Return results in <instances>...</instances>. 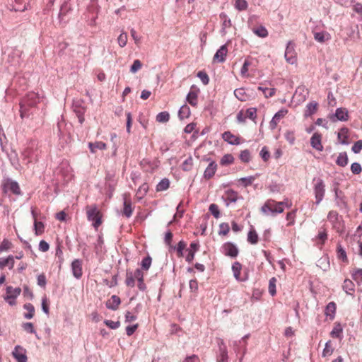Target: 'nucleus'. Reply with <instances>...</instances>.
I'll return each instance as SVG.
<instances>
[{
  "mask_svg": "<svg viewBox=\"0 0 362 362\" xmlns=\"http://www.w3.org/2000/svg\"><path fill=\"white\" fill-rule=\"evenodd\" d=\"M38 94L30 92L24 97L20 103V116L22 119L28 117L33 114L30 109L35 107L39 103Z\"/></svg>",
  "mask_w": 362,
  "mask_h": 362,
  "instance_id": "nucleus-1",
  "label": "nucleus"
},
{
  "mask_svg": "<svg viewBox=\"0 0 362 362\" xmlns=\"http://www.w3.org/2000/svg\"><path fill=\"white\" fill-rule=\"evenodd\" d=\"M86 213L87 219L92 222V226L95 230H98L99 226L103 223V214L99 210L96 204L88 205L86 207Z\"/></svg>",
  "mask_w": 362,
  "mask_h": 362,
  "instance_id": "nucleus-2",
  "label": "nucleus"
},
{
  "mask_svg": "<svg viewBox=\"0 0 362 362\" xmlns=\"http://www.w3.org/2000/svg\"><path fill=\"white\" fill-rule=\"evenodd\" d=\"M284 210L281 202L272 199H267L261 208V211L266 215L269 214H272V215L281 214L284 212Z\"/></svg>",
  "mask_w": 362,
  "mask_h": 362,
  "instance_id": "nucleus-3",
  "label": "nucleus"
},
{
  "mask_svg": "<svg viewBox=\"0 0 362 362\" xmlns=\"http://www.w3.org/2000/svg\"><path fill=\"white\" fill-rule=\"evenodd\" d=\"M328 221L332 223L333 228L339 233L344 230V224L341 216L335 211H331L327 216Z\"/></svg>",
  "mask_w": 362,
  "mask_h": 362,
  "instance_id": "nucleus-4",
  "label": "nucleus"
},
{
  "mask_svg": "<svg viewBox=\"0 0 362 362\" xmlns=\"http://www.w3.org/2000/svg\"><path fill=\"white\" fill-rule=\"evenodd\" d=\"M314 194L316 199V204H319L323 199L325 194V185L322 180H314Z\"/></svg>",
  "mask_w": 362,
  "mask_h": 362,
  "instance_id": "nucleus-5",
  "label": "nucleus"
},
{
  "mask_svg": "<svg viewBox=\"0 0 362 362\" xmlns=\"http://www.w3.org/2000/svg\"><path fill=\"white\" fill-rule=\"evenodd\" d=\"M247 118L255 121L257 118V108L250 107L246 110H241L237 115V120L240 123L245 122Z\"/></svg>",
  "mask_w": 362,
  "mask_h": 362,
  "instance_id": "nucleus-6",
  "label": "nucleus"
},
{
  "mask_svg": "<svg viewBox=\"0 0 362 362\" xmlns=\"http://www.w3.org/2000/svg\"><path fill=\"white\" fill-rule=\"evenodd\" d=\"M21 288H13L12 286H8L6 288V296H4V300L10 305H15L16 304V298L21 294Z\"/></svg>",
  "mask_w": 362,
  "mask_h": 362,
  "instance_id": "nucleus-7",
  "label": "nucleus"
},
{
  "mask_svg": "<svg viewBox=\"0 0 362 362\" xmlns=\"http://www.w3.org/2000/svg\"><path fill=\"white\" fill-rule=\"evenodd\" d=\"M284 57L286 61L290 64H296L297 63V53L295 50L294 44L292 42L288 43Z\"/></svg>",
  "mask_w": 362,
  "mask_h": 362,
  "instance_id": "nucleus-8",
  "label": "nucleus"
},
{
  "mask_svg": "<svg viewBox=\"0 0 362 362\" xmlns=\"http://www.w3.org/2000/svg\"><path fill=\"white\" fill-rule=\"evenodd\" d=\"M222 252L226 256L235 258L238 255L239 250L237 246L230 242L225 243L221 247Z\"/></svg>",
  "mask_w": 362,
  "mask_h": 362,
  "instance_id": "nucleus-9",
  "label": "nucleus"
},
{
  "mask_svg": "<svg viewBox=\"0 0 362 362\" xmlns=\"http://www.w3.org/2000/svg\"><path fill=\"white\" fill-rule=\"evenodd\" d=\"M3 190L4 192H12L15 194H21V189L18 182L11 180H6L3 184Z\"/></svg>",
  "mask_w": 362,
  "mask_h": 362,
  "instance_id": "nucleus-10",
  "label": "nucleus"
},
{
  "mask_svg": "<svg viewBox=\"0 0 362 362\" xmlns=\"http://www.w3.org/2000/svg\"><path fill=\"white\" fill-rule=\"evenodd\" d=\"M12 355L18 362H27L28 361L26 350L21 346H16Z\"/></svg>",
  "mask_w": 362,
  "mask_h": 362,
  "instance_id": "nucleus-11",
  "label": "nucleus"
},
{
  "mask_svg": "<svg viewBox=\"0 0 362 362\" xmlns=\"http://www.w3.org/2000/svg\"><path fill=\"white\" fill-rule=\"evenodd\" d=\"M242 269V264L239 262H235L232 265V271L235 279L239 281H245L247 279V275L241 274Z\"/></svg>",
  "mask_w": 362,
  "mask_h": 362,
  "instance_id": "nucleus-12",
  "label": "nucleus"
},
{
  "mask_svg": "<svg viewBox=\"0 0 362 362\" xmlns=\"http://www.w3.org/2000/svg\"><path fill=\"white\" fill-rule=\"evenodd\" d=\"M199 93V89L196 86H192L187 95V101L193 107H196L197 105Z\"/></svg>",
  "mask_w": 362,
  "mask_h": 362,
  "instance_id": "nucleus-13",
  "label": "nucleus"
},
{
  "mask_svg": "<svg viewBox=\"0 0 362 362\" xmlns=\"http://www.w3.org/2000/svg\"><path fill=\"white\" fill-rule=\"evenodd\" d=\"M82 260L76 259L71 263V270L74 276L80 279L83 275Z\"/></svg>",
  "mask_w": 362,
  "mask_h": 362,
  "instance_id": "nucleus-14",
  "label": "nucleus"
},
{
  "mask_svg": "<svg viewBox=\"0 0 362 362\" xmlns=\"http://www.w3.org/2000/svg\"><path fill=\"white\" fill-rule=\"evenodd\" d=\"M287 114H288V110L284 109V108L281 109L279 111H278L274 115V116L273 117V118L272 119V120L269 122L270 128L272 129H274L277 127L280 120L282 118H284Z\"/></svg>",
  "mask_w": 362,
  "mask_h": 362,
  "instance_id": "nucleus-15",
  "label": "nucleus"
},
{
  "mask_svg": "<svg viewBox=\"0 0 362 362\" xmlns=\"http://www.w3.org/2000/svg\"><path fill=\"white\" fill-rule=\"evenodd\" d=\"M311 146L318 151H323V146L322 144V134L319 132L313 134L310 139Z\"/></svg>",
  "mask_w": 362,
  "mask_h": 362,
  "instance_id": "nucleus-16",
  "label": "nucleus"
},
{
  "mask_svg": "<svg viewBox=\"0 0 362 362\" xmlns=\"http://www.w3.org/2000/svg\"><path fill=\"white\" fill-rule=\"evenodd\" d=\"M135 280L136 279L138 281V288L141 291H144L146 288V284L144 283V270L141 269H136L133 273Z\"/></svg>",
  "mask_w": 362,
  "mask_h": 362,
  "instance_id": "nucleus-17",
  "label": "nucleus"
},
{
  "mask_svg": "<svg viewBox=\"0 0 362 362\" xmlns=\"http://www.w3.org/2000/svg\"><path fill=\"white\" fill-rule=\"evenodd\" d=\"M335 118L340 121H347L349 119V112L347 110L342 107L337 108L335 114L330 117V119L334 122L336 121Z\"/></svg>",
  "mask_w": 362,
  "mask_h": 362,
  "instance_id": "nucleus-18",
  "label": "nucleus"
},
{
  "mask_svg": "<svg viewBox=\"0 0 362 362\" xmlns=\"http://www.w3.org/2000/svg\"><path fill=\"white\" fill-rule=\"evenodd\" d=\"M228 53V49L226 45H222L214 56V62H223Z\"/></svg>",
  "mask_w": 362,
  "mask_h": 362,
  "instance_id": "nucleus-19",
  "label": "nucleus"
},
{
  "mask_svg": "<svg viewBox=\"0 0 362 362\" xmlns=\"http://www.w3.org/2000/svg\"><path fill=\"white\" fill-rule=\"evenodd\" d=\"M222 138L225 141H226L228 144H232V145H238L240 144V137L233 134L229 131L225 132L222 134Z\"/></svg>",
  "mask_w": 362,
  "mask_h": 362,
  "instance_id": "nucleus-20",
  "label": "nucleus"
},
{
  "mask_svg": "<svg viewBox=\"0 0 362 362\" xmlns=\"http://www.w3.org/2000/svg\"><path fill=\"white\" fill-rule=\"evenodd\" d=\"M134 211V207L132 206L130 199L124 197V208L122 210V214L127 218H129Z\"/></svg>",
  "mask_w": 362,
  "mask_h": 362,
  "instance_id": "nucleus-21",
  "label": "nucleus"
},
{
  "mask_svg": "<svg viewBox=\"0 0 362 362\" xmlns=\"http://www.w3.org/2000/svg\"><path fill=\"white\" fill-rule=\"evenodd\" d=\"M121 303V300L119 297H118L116 295H113L111 296V298L106 302V307L108 309L116 310L119 305Z\"/></svg>",
  "mask_w": 362,
  "mask_h": 362,
  "instance_id": "nucleus-22",
  "label": "nucleus"
},
{
  "mask_svg": "<svg viewBox=\"0 0 362 362\" xmlns=\"http://www.w3.org/2000/svg\"><path fill=\"white\" fill-rule=\"evenodd\" d=\"M6 267H8L9 269H12L14 267V257L12 255H9L7 257L0 258V269H4Z\"/></svg>",
  "mask_w": 362,
  "mask_h": 362,
  "instance_id": "nucleus-23",
  "label": "nucleus"
},
{
  "mask_svg": "<svg viewBox=\"0 0 362 362\" xmlns=\"http://www.w3.org/2000/svg\"><path fill=\"white\" fill-rule=\"evenodd\" d=\"M217 170V164L214 161H211L204 173V177L205 179L211 178L216 173Z\"/></svg>",
  "mask_w": 362,
  "mask_h": 362,
  "instance_id": "nucleus-24",
  "label": "nucleus"
},
{
  "mask_svg": "<svg viewBox=\"0 0 362 362\" xmlns=\"http://www.w3.org/2000/svg\"><path fill=\"white\" fill-rule=\"evenodd\" d=\"M223 197L227 202H235L240 198L238 193L233 189L226 190ZM227 205H228V203H227Z\"/></svg>",
  "mask_w": 362,
  "mask_h": 362,
  "instance_id": "nucleus-25",
  "label": "nucleus"
},
{
  "mask_svg": "<svg viewBox=\"0 0 362 362\" xmlns=\"http://www.w3.org/2000/svg\"><path fill=\"white\" fill-rule=\"evenodd\" d=\"M336 308L337 305L334 302L329 303L326 306L325 314L330 320H332L334 317Z\"/></svg>",
  "mask_w": 362,
  "mask_h": 362,
  "instance_id": "nucleus-26",
  "label": "nucleus"
},
{
  "mask_svg": "<svg viewBox=\"0 0 362 362\" xmlns=\"http://www.w3.org/2000/svg\"><path fill=\"white\" fill-rule=\"evenodd\" d=\"M338 141L341 144H348L349 129L347 128H341L338 132Z\"/></svg>",
  "mask_w": 362,
  "mask_h": 362,
  "instance_id": "nucleus-27",
  "label": "nucleus"
},
{
  "mask_svg": "<svg viewBox=\"0 0 362 362\" xmlns=\"http://www.w3.org/2000/svg\"><path fill=\"white\" fill-rule=\"evenodd\" d=\"M343 290L349 295H353L355 291V285L350 279H345L343 284Z\"/></svg>",
  "mask_w": 362,
  "mask_h": 362,
  "instance_id": "nucleus-28",
  "label": "nucleus"
},
{
  "mask_svg": "<svg viewBox=\"0 0 362 362\" xmlns=\"http://www.w3.org/2000/svg\"><path fill=\"white\" fill-rule=\"evenodd\" d=\"M234 95L239 100L243 102L248 100L250 98V95L243 88L235 89L234 91Z\"/></svg>",
  "mask_w": 362,
  "mask_h": 362,
  "instance_id": "nucleus-29",
  "label": "nucleus"
},
{
  "mask_svg": "<svg viewBox=\"0 0 362 362\" xmlns=\"http://www.w3.org/2000/svg\"><path fill=\"white\" fill-rule=\"evenodd\" d=\"M318 104L316 102H311L308 103L305 110V117H310L317 110Z\"/></svg>",
  "mask_w": 362,
  "mask_h": 362,
  "instance_id": "nucleus-30",
  "label": "nucleus"
},
{
  "mask_svg": "<svg viewBox=\"0 0 362 362\" xmlns=\"http://www.w3.org/2000/svg\"><path fill=\"white\" fill-rule=\"evenodd\" d=\"M349 162V158L347 153L346 152L339 153L336 160L337 165L340 167H345L347 165Z\"/></svg>",
  "mask_w": 362,
  "mask_h": 362,
  "instance_id": "nucleus-31",
  "label": "nucleus"
},
{
  "mask_svg": "<svg viewBox=\"0 0 362 362\" xmlns=\"http://www.w3.org/2000/svg\"><path fill=\"white\" fill-rule=\"evenodd\" d=\"M89 148L91 151V153H95L97 151V149L100 150H104L106 149L107 146L106 144L103 141H97L95 143H89L88 144Z\"/></svg>",
  "mask_w": 362,
  "mask_h": 362,
  "instance_id": "nucleus-32",
  "label": "nucleus"
},
{
  "mask_svg": "<svg viewBox=\"0 0 362 362\" xmlns=\"http://www.w3.org/2000/svg\"><path fill=\"white\" fill-rule=\"evenodd\" d=\"M314 38L316 41L323 43L330 38V35L326 32H317L314 33Z\"/></svg>",
  "mask_w": 362,
  "mask_h": 362,
  "instance_id": "nucleus-33",
  "label": "nucleus"
},
{
  "mask_svg": "<svg viewBox=\"0 0 362 362\" xmlns=\"http://www.w3.org/2000/svg\"><path fill=\"white\" fill-rule=\"evenodd\" d=\"M337 258L339 260H341L343 262H346V263L348 262L346 252L344 250V249L343 248V247L341 246V245H340V244H338L337 247Z\"/></svg>",
  "mask_w": 362,
  "mask_h": 362,
  "instance_id": "nucleus-34",
  "label": "nucleus"
},
{
  "mask_svg": "<svg viewBox=\"0 0 362 362\" xmlns=\"http://www.w3.org/2000/svg\"><path fill=\"white\" fill-rule=\"evenodd\" d=\"M190 109L187 105H182L178 112V116L180 119L188 118L190 116Z\"/></svg>",
  "mask_w": 362,
  "mask_h": 362,
  "instance_id": "nucleus-35",
  "label": "nucleus"
},
{
  "mask_svg": "<svg viewBox=\"0 0 362 362\" xmlns=\"http://www.w3.org/2000/svg\"><path fill=\"white\" fill-rule=\"evenodd\" d=\"M253 33L260 37H266L268 36V31L264 26L259 25L252 29Z\"/></svg>",
  "mask_w": 362,
  "mask_h": 362,
  "instance_id": "nucleus-36",
  "label": "nucleus"
},
{
  "mask_svg": "<svg viewBox=\"0 0 362 362\" xmlns=\"http://www.w3.org/2000/svg\"><path fill=\"white\" fill-rule=\"evenodd\" d=\"M351 276L358 284H360L362 282V269H353Z\"/></svg>",
  "mask_w": 362,
  "mask_h": 362,
  "instance_id": "nucleus-37",
  "label": "nucleus"
},
{
  "mask_svg": "<svg viewBox=\"0 0 362 362\" xmlns=\"http://www.w3.org/2000/svg\"><path fill=\"white\" fill-rule=\"evenodd\" d=\"M234 162V157L232 154L228 153L225 154L220 160V164L223 166L228 165Z\"/></svg>",
  "mask_w": 362,
  "mask_h": 362,
  "instance_id": "nucleus-38",
  "label": "nucleus"
},
{
  "mask_svg": "<svg viewBox=\"0 0 362 362\" xmlns=\"http://www.w3.org/2000/svg\"><path fill=\"white\" fill-rule=\"evenodd\" d=\"M151 263L152 258L149 255H147L142 259L141 262V269L144 271H148L151 266Z\"/></svg>",
  "mask_w": 362,
  "mask_h": 362,
  "instance_id": "nucleus-39",
  "label": "nucleus"
},
{
  "mask_svg": "<svg viewBox=\"0 0 362 362\" xmlns=\"http://www.w3.org/2000/svg\"><path fill=\"white\" fill-rule=\"evenodd\" d=\"M24 309H25L28 313H25L24 316L26 319H31L35 315V308L31 303H26L24 305Z\"/></svg>",
  "mask_w": 362,
  "mask_h": 362,
  "instance_id": "nucleus-40",
  "label": "nucleus"
},
{
  "mask_svg": "<svg viewBox=\"0 0 362 362\" xmlns=\"http://www.w3.org/2000/svg\"><path fill=\"white\" fill-rule=\"evenodd\" d=\"M259 240V237L255 230H250L247 234V241L252 245L257 244Z\"/></svg>",
  "mask_w": 362,
  "mask_h": 362,
  "instance_id": "nucleus-41",
  "label": "nucleus"
},
{
  "mask_svg": "<svg viewBox=\"0 0 362 362\" xmlns=\"http://www.w3.org/2000/svg\"><path fill=\"white\" fill-rule=\"evenodd\" d=\"M34 230L36 235H42L45 230L43 223L35 220V221H34Z\"/></svg>",
  "mask_w": 362,
  "mask_h": 362,
  "instance_id": "nucleus-42",
  "label": "nucleus"
},
{
  "mask_svg": "<svg viewBox=\"0 0 362 362\" xmlns=\"http://www.w3.org/2000/svg\"><path fill=\"white\" fill-rule=\"evenodd\" d=\"M125 284L127 286L133 288L135 286V279L133 272H127Z\"/></svg>",
  "mask_w": 362,
  "mask_h": 362,
  "instance_id": "nucleus-43",
  "label": "nucleus"
},
{
  "mask_svg": "<svg viewBox=\"0 0 362 362\" xmlns=\"http://www.w3.org/2000/svg\"><path fill=\"white\" fill-rule=\"evenodd\" d=\"M258 90L262 91L266 98H271L275 95L276 89L274 88H264L262 86L258 87Z\"/></svg>",
  "mask_w": 362,
  "mask_h": 362,
  "instance_id": "nucleus-44",
  "label": "nucleus"
},
{
  "mask_svg": "<svg viewBox=\"0 0 362 362\" xmlns=\"http://www.w3.org/2000/svg\"><path fill=\"white\" fill-rule=\"evenodd\" d=\"M239 158L243 163H249L251 160V153L249 150L245 149L240 152Z\"/></svg>",
  "mask_w": 362,
  "mask_h": 362,
  "instance_id": "nucleus-45",
  "label": "nucleus"
},
{
  "mask_svg": "<svg viewBox=\"0 0 362 362\" xmlns=\"http://www.w3.org/2000/svg\"><path fill=\"white\" fill-rule=\"evenodd\" d=\"M12 247V243L7 239H4L0 244V252H7Z\"/></svg>",
  "mask_w": 362,
  "mask_h": 362,
  "instance_id": "nucleus-46",
  "label": "nucleus"
},
{
  "mask_svg": "<svg viewBox=\"0 0 362 362\" xmlns=\"http://www.w3.org/2000/svg\"><path fill=\"white\" fill-rule=\"evenodd\" d=\"M148 190V185L147 183H144L143 185H141L137 192H136V196L139 198V199H141L143 198L146 194L147 193Z\"/></svg>",
  "mask_w": 362,
  "mask_h": 362,
  "instance_id": "nucleus-47",
  "label": "nucleus"
},
{
  "mask_svg": "<svg viewBox=\"0 0 362 362\" xmlns=\"http://www.w3.org/2000/svg\"><path fill=\"white\" fill-rule=\"evenodd\" d=\"M342 332V327L340 324L335 325L330 332V336L333 338H339Z\"/></svg>",
  "mask_w": 362,
  "mask_h": 362,
  "instance_id": "nucleus-48",
  "label": "nucleus"
},
{
  "mask_svg": "<svg viewBox=\"0 0 362 362\" xmlns=\"http://www.w3.org/2000/svg\"><path fill=\"white\" fill-rule=\"evenodd\" d=\"M333 351H334V349L332 347V342H331V341H328L325 344V347L322 351V356L327 357V356H331L333 353Z\"/></svg>",
  "mask_w": 362,
  "mask_h": 362,
  "instance_id": "nucleus-49",
  "label": "nucleus"
},
{
  "mask_svg": "<svg viewBox=\"0 0 362 362\" xmlns=\"http://www.w3.org/2000/svg\"><path fill=\"white\" fill-rule=\"evenodd\" d=\"M170 185V182L168 179H163L156 186V190L158 192L166 190Z\"/></svg>",
  "mask_w": 362,
  "mask_h": 362,
  "instance_id": "nucleus-50",
  "label": "nucleus"
},
{
  "mask_svg": "<svg viewBox=\"0 0 362 362\" xmlns=\"http://www.w3.org/2000/svg\"><path fill=\"white\" fill-rule=\"evenodd\" d=\"M170 119V115L168 112H161L156 116V121L158 122H167Z\"/></svg>",
  "mask_w": 362,
  "mask_h": 362,
  "instance_id": "nucleus-51",
  "label": "nucleus"
},
{
  "mask_svg": "<svg viewBox=\"0 0 362 362\" xmlns=\"http://www.w3.org/2000/svg\"><path fill=\"white\" fill-rule=\"evenodd\" d=\"M193 159L192 157H188L182 164V169L185 171H189L192 169Z\"/></svg>",
  "mask_w": 362,
  "mask_h": 362,
  "instance_id": "nucleus-52",
  "label": "nucleus"
},
{
  "mask_svg": "<svg viewBox=\"0 0 362 362\" xmlns=\"http://www.w3.org/2000/svg\"><path fill=\"white\" fill-rule=\"evenodd\" d=\"M257 176H250L247 177H242L238 180V182L242 183L245 187L251 185L252 182L256 180Z\"/></svg>",
  "mask_w": 362,
  "mask_h": 362,
  "instance_id": "nucleus-53",
  "label": "nucleus"
},
{
  "mask_svg": "<svg viewBox=\"0 0 362 362\" xmlns=\"http://www.w3.org/2000/svg\"><path fill=\"white\" fill-rule=\"evenodd\" d=\"M186 247V243L184 241H180L177 244V247H174V250L177 252V255L178 257H183V250Z\"/></svg>",
  "mask_w": 362,
  "mask_h": 362,
  "instance_id": "nucleus-54",
  "label": "nucleus"
},
{
  "mask_svg": "<svg viewBox=\"0 0 362 362\" xmlns=\"http://www.w3.org/2000/svg\"><path fill=\"white\" fill-rule=\"evenodd\" d=\"M230 231V227H229V225L228 223H222L220 224L219 226V231H218V234L220 235H227L228 233H229Z\"/></svg>",
  "mask_w": 362,
  "mask_h": 362,
  "instance_id": "nucleus-55",
  "label": "nucleus"
},
{
  "mask_svg": "<svg viewBox=\"0 0 362 362\" xmlns=\"http://www.w3.org/2000/svg\"><path fill=\"white\" fill-rule=\"evenodd\" d=\"M247 2L245 0H235V7L238 11H245L247 8Z\"/></svg>",
  "mask_w": 362,
  "mask_h": 362,
  "instance_id": "nucleus-56",
  "label": "nucleus"
},
{
  "mask_svg": "<svg viewBox=\"0 0 362 362\" xmlns=\"http://www.w3.org/2000/svg\"><path fill=\"white\" fill-rule=\"evenodd\" d=\"M259 156L264 162H267L270 158V153L267 146H264L259 152Z\"/></svg>",
  "mask_w": 362,
  "mask_h": 362,
  "instance_id": "nucleus-57",
  "label": "nucleus"
},
{
  "mask_svg": "<svg viewBox=\"0 0 362 362\" xmlns=\"http://www.w3.org/2000/svg\"><path fill=\"white\" fill-rule=\"evenodd\" d=\"M276 279L275 277H272V279H270L269 283V292L272 296H274L276 292Z\"/></svg>",
  "mask_w": 362,
  "mask_h": 362,
  "instance_id": "nucleus-58",
  "label": "nucleus"
},
{
  "mask_svg": "<svg viewBox=\"0 0 362 362\" xmlns=\"http://www.w3.org/2000/svg\"><path fill=\"white\" fill-rule=\"evenodd\" d=\"M209 211L211 213V214L216 218H218L220 216V211L219 209L217 204H211L209 206Z\"/></svg>",
  "mask_w": 362,
  "mask_h": 362,
  "instance_id": "nucleus-59",
  "label": "nucleus"
},
{
  "mask_svg": "<svg viewBox=\"0 0 362 362\" xmlns=\"http://www.w3.org/2000/svg\"><path fill=\"white\" fill-rule=\"evenodd\" d=\"M251 65V62L248 59H245L244 64L241 68L240 73L241 75L244 77L248 76L247 72L249 69V66Z\"/></svg>",
  "mask_w": 362,
  "mask_h": 362,
  "instance_id": "nucleus-60",
  "label": "nucleus"
},
{
  "mask_svg": "<svg viewBox=\"0 0 362 362\" xmlns=\"http://www.w3.org/2000/svg\"><path fill=\"white\" fill-rule=\"evenodd\" d=\"M117 41H118L119 45L121 47H124L127 45V34L125 33H122L119 35V37L117 38Z\"/></svg>",
  "mask_w": 362,
  "mask_h": 362,
  "instance_id": "nucleus-61",
  "label": "nucleus"
},
{
  "mask_svg": "<svg viewBox=\"0 0 362 362\" xmlns=\"http://www.w3.org/2000/svg\"><path fill=\"white\" fill-rule=\"evenodd\" d=\"M218 362H227L228 354L225 349H220V354L217 358Z\"/></svg>",
  "mask_w": 362,
  "mask_h": 362,
  "instance_id": "nucleus-62",
  "label": "nucleus"
},
{
  "mask_svg": "<svg viewBox=\"0 0 362 362\" xmlns=\"http://www.w3.org/2000/svg\"><path fill=\"white\" fill-rule=\"evenodd\" d=\"M351 171L355 175H358L362 171V168L358 163H353L351 165Z\"/></svg>",
  "mask_w": 362,
  "mask_h": 362,
  "instance_id": "nucleus-63",
  "label": "nucleus"
},
{
  "mask_svg": "<svg viewBox=\"0 0 362 362\" xmlns=\"http://www.w3.org/2000/svg\"><path fill=\"white\" fill-rule=\"evenodd\" d=\"M351 150L355 153H358L362 150V140H358L354 143L353 145Z\"/></svg>",
  "mask_w": 362,
  "mask_h": 362,
  "instance_id": "nucleus-64",
  "label": "nucleus"
}]
</instances>
